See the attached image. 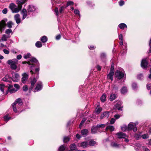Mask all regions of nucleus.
Segmentation results:
<instances>
[{
  "instance_id": "obj_1",
  "label": "nucleus",
  "mask_w": 151,
  "mask_h": 151,
  "mask_svg": "<svg viewBox=\"0 0 151 151\" xmlns=\"http://www.w3.org/2000/svg\"><path fill=\"white\" fill-rule=\"evenodd\" d=\"M22 105V102L21 99H17L12 104V107L15 113H20L22 111L20 110V108Z\"/></svg>"
},
{
  "instance_id": "obj_2",
  "label": "nucleus",
  "mask_w": 151,
  "mask_h": 151,
  "mask_svg": "<svg viewBox=\"0 0 151 151\" xmlns=\"http://www.w3.org/2000/svg\"><path fill=\"white\" fill-rule=\"evenodd\" d=\"M27 11L28 15H30V16H35L37 13V8L33 5H28Z\"/></svg>"
},
{
  "instance_id": "obj_3",
  "label": "nucleus",
  "mask_w": 151,
  "mask_h": 151,
  "mask_svg": "<svg viewBox=\"0 0 151 151\" xmlns=\"http://www.w3.org/2000/svg\"><path fill=\"white\" fill-rule=\"evenodd\" d=\"M18 60L16 59L9 60L7 61V63L10 66L12 70H16V71H18L20 70L19 68H17V64Z\"/></svg>"
},
{
  "instance_id": "obj_4",
  "label": "nucleus",
  "mask_w": 151,
  "mask_h": 151,
  "mask_svg": "<svg viewBox=\"0 0 151 151\" xmlns=\"http://www.w3.org/2000/svg\"><path fill=\"white\" fill-rule=\"evenodd\" d=\"M22 6L21 5H16L13 3H11L9 6V8L11 10L12 13L18 12L21 9Z\"/></svg>"
},
{
  "instance_id": "obj_5",
  "label": "nucleus",
  "mask_w": 151,
  "mask_h": 151,
  "mask_svg": "<svg viewBox=\"0 0 151 151\" xmlns=\"http://www.w3.org/2000/svg\"><path fill=\"white\" fill-rule=\"evenodd\" d=\"M7 21L6 18L4 19L0 22V31L2 32L4 30L6 25V22Z\"/></svg>"
},
{
  "instance_id": "obj_6",
  "label": "nucleus",
  "mask_w": 151,
  "mask_h": 151,
  "mask_svg": "<svg viewBox=\"0 0 151 151\" xmlns=\"http://www.w3.org/2000/svg\"><path fill=\"white\" fill-rule=\"evenodd\" d=\"M65 7L63 6L60 7L59 9H58V7H55L54 11L55 12L56 15L58 17L59 16V13L60 14L62 13Z\"/></svg>"
},
{
  "instance_id": "obj_7",
  "label": "nucleus",
  "mask_w": 151,
  "mask_h": 151,
  "mask_svg": "<svg viewBox=\"0 0 151 151\" xmlns=\"http://www.w3.org/2000/svg\"><path fill=\"white\" fill-rule=\"evenodd\" d=\"M115 75L117 78L120 79L124 77V72L123 71L117 70L115 72Z\"/></svg>"
},
{
  "instance_id": "obj_8",
  "label": "nucleus",
  "mask_w": 151,
  "mask_h": 151,
  "mask_svg": "<svg viewBox=\"0 0 151 151\" xmlns=\"http://www.w3.org/2000/svg\"><path fill=\"white\" fill-rule=\"evenodd\" d=\"M17 91V89L14 88L13 86L12 85H9V86L8 87L7 90L6 92V94H7L8 92L10 93H12L16 92Z\"/></svg>"
},
{
  "instance_id": "obj_9",
  "label": "nucleus",
  "mask_w": 151,
  "mask_h": 151,
  "mask_svg": "<svg viewBox=\"0 0 151 151\" xmlns=\"http://www.w3.org/2000/svg\"><path fill=\"white\" fill-rule=\"evenodd\" d=\"M85 85H81L79 86V91L80 93L81 96L82 98H83L84 97L85 95Z\"/></svg>"
},
{
  "instance_id": "obj_10",
  "label": "nucleus",
  "mask_w": 151,
  "mask_h": 151,
  "mask_svg": "<svg viewBox=\"0 0 151 151\" xmlns=\"http://www.w3.org/2000/svg\"><path fill=\"white\" fill-rule=\"evenodd\" d=\"M42 84L41 82L38 81L37 83L36 87L34 89V92H36L41 90L42 88Z\"/></svg>"
},
{
  "instance_id": "obj_11",
  "label": "nucleus",
  "mask_w": 151,
  "mask_h": 151,
  "mask_svg": "<svg viewBox=\"0 0 151 151\" xmlns=\"http://www.w3.org/2000/svg\"><path fill=\"white\" fill-rule=\"evenodd\" d=\"M22 77L21 79L22 82L23 83H25L28 78V74L24 73L22 74Z\"/></svg>"
},
{
  "instance_id": "obj_12",
  "label": "nucleus",
  "mask_w": 151,
  "mask_h": 151,
  "mask_svg": "<svg viewBox=\"0 0 151 151\" xmlns=\"http://www.w3.org/2000/svg\"><path fill=\"white\" fill-rule=\"evenodd\" d=\"M19 75L17 73H15L13 75L12 77V80L14 82H17L19 80Z\"/></svg>"
},
{
  "instance_id": "obj_13",
  "label": "nucleus",
  "mask_w": 151,
  "mask_h": 151,
  "mask_svg": "<svg viewBox=\"0 0 151 151\" xmlns=\"http://www.w3.org/2000/svg\"><path fill=\"white\" fill-rule=\"evenodd\" d=\"M117 137L119 139L124 138L127 137V135L124 133L119 132L116 134Z\"/></svg>"
},
{
  "instance_id": "obj_14",
  "label": "nucleus",
  "mask_w": 151,
  "mask_h": 151,
  "mask_svg": "<svg viewBox=\"0 0 151 151\" xmlns=\"http://www.w3.org/2000/svg\"><path fill=\"white\" fill-rule=\"evenodd\" d=\"M14 18L17 24H19L21 22V19H20V15L19 14H17L15 15Z\"/></svg>"
},
{
  "instance_id": "obj_15",
  "label": "nucleus",
  "mask_w": 151,
  "mask_h": 151,
  "mask_svg": "<svg viewBox=\"0 0 151 151\" xmlns=\"http://www.w3.org/2000/svg\"><path fill=\"white\" fill-rule=\"evenodd\" d=\"M137 124V123H133V122H130L129 123L128 127L127 130L128 131H131L133 129V128Z\"/></svg>"
},
{
  "instance_id": "obj_16",
  "label": "nucleus",
  "mask_w": 151,
  "mask_h": 151,
  "mask_svg": "<svg viewBox=\"0 0 151 151\" xmlns=\"http://www.w3.org/2000/svg\"><path fill=\"white\" fill-rule=\"evenodd\" d=\"M110 145L111 147L113 148H118L120 147L121 145L115 142H111Z\"/></svg>"
},
{
  "instance_id": "obj_17",
  "label": "nucleus",
  "mask_w": 151,
  "mask_h": 151,
  "mask_svg": "<svg viewBox=\"0 0 151 151\" xmlns=\"http://www.w3.org/2000/svg\"><path fill=\"white\" fill-rule=\"evenodd\" d=\"M25 9H23L21 12V14L22 16V20L25 19L28 15V13Z\"/></svg>"
},
{
  "instance_id": "obj_18",
  "label": "nucleus",
  "mask_w": 151,
  "mask_h": 151,
  "mask_svg": "<svg viewBox=\"0 0 151 151\" xmlns=\"http://www.w3.org/2000/svg\"><path fill=\"white\" fill-rule=\"evenodd\" d=\"M122 103L121 102H118L114 106L115 109H117L119 110H122V106H121Z\"/></svg>"
},
{
  "instance_id": "obj_19",
  "label": "nucleus",
  "mask_w": 151,
  "mask_h": 151,
  "mask_svg": "<svg viewBox=\"0 0 151 151\" xmlns=\"http://www.w3.org/2000/svg\"><path fill=\"white\" fill-rule=\"evenodd\" d=\"M147 61L143 59L141 63V66L143 68H147Z\"/></svg>"
},
{
  "instance_id": "obj_20",
  "label": "nucleus",
  "mask_w": 151,
  "mask_h": 151,
  "mask_svg": "<svg viewBox=\"0 0 151 151\" xmlns=\"http://www.w3.org/2000/svg\"><path fill=\"white\" fill-rule=\"evenodd\" d=\"M37 81V78H35L33 79L31 81V86L29 88V90H32L35 84L36 83Z\"/></svg>"
},
{
  "instance_id": "obj_21",
  "label": "nucleus",
  "mask_w": 151,
  "mask_h": 151,
  "mask_svg": "<svg viewBox=\"0 0 151 151\" xmlns=\"http://www.w3.org/2000/svg\"><path fill=\"white\" fill-rule=\"evenodd\" d=\"M109 112L105 111L101 114L100 118L101 119H102L104 118H108L109 117Z\"/></svg>"
},
{
  "instance_id": "obj_22",
  "label": "nucleus",
  "mask_w": 151,
  "mask_h": 151,
  "mask_svg": "<svg viewBox=\"0 0 151 151\" xmlns=\"http://www.w3.org/2000/svg\"><path fill=\"white\" fill-rule=\"evenodd\" d=\"M10 37V35H7L4 34L2 35L1 38V40L3 41H6L7 39Z\"/></svg>"
},
{
  "instance_id": "obj_23",
  "label": "nucleus",
  "mask_w": 151,
  "mask_h": 151,
  "mask_svg": "<svg viewBox=\"0 0 151 151\" xmlns=\"http://www.w3.org/2000/svg\"><path fill=\"white\" fill-rule=\"evenodd\" d=\"M2 80L5 82H10L11 80V77L9 75H6L2 79Z\"/></svg>"
},
{
  "instance_id": "obj_24",
  "label": "nucleus",
  "mask_w": 151,
  "mask_h": 151,
  "mask_svg": "<svg viewBox=\"0 0 151 151\" xmlns=\"http://www.w3.org/2000/svg\"><path fill=\"white\" fill-rule=\"evenodd\" d=\"M118 27L122 29H124L125 28H127V25L124 23L119 24Z\"/></svg>"
},
{
  "instance_id": "obj_25",
  "label": "nucleus",
  "mask_w": 151,
  "mask_h": 151,
  "mask_svg": "<svg viewBox=\"0 0 151 151\" xmlns=\"http://www.w3.org/2000/svg\"><path fill=\"white\" fill-rule=\"evenodd\" d=\"M30 60L31 62L35 63L37 65H39V63L38 61L34 57L31 58L30 59Z\"/></svg>"
},
{
  "instance_id": "obj_26",
  "label": "nucleus",
  "mask_w": 151,
  "mask_h": 151,
  "mask_svg": "<svg viewBox=\"0 0 151 151\" xmlns=\"http://www.w3.org/2000/svg\"><path fill=\"white\" fill-rule=\"evenodd\" d=\"M114 74V73H112V72H110L108 75L107 76V78L109 79H110L111 81L113 80V76Z\"/></svg>"
},
{
  "instance_id": "obj_27",
  "label": "nucleus",
  "mask_w": 151,
  "mask_h": 151,
  "mask_svg": "<svg viewBox=\"0 0 151 151\" xmlns=\"http://www.w3.org/2000/svg\"><path fill=\"white\" fill-rule=\"evenodd\" d=\"M141 132H139L136 133L134 135L135 138L137 139H139L141 138Z\"/></svg>"
},
{
  "instance_id": "obj_28",
  "label": "nucleus",
  "mask_w": 151,
  "mask_h": 151,
  "mask_svg": "<svg viewBox=\"0 0 151 151\" xmlns=\"http://www.w3.org/2000/svg\"><path fill=\"white\" fill-rule=\"evenodd\" d=\"M40 40L43 43L46 42L47 40V38L45 36H43L40 38Z\"/></svg>"
},
{
  "instance_id": "obj_29",
  "label": "nucleus",
  "mask_w": 151,
  "mask_h": 151,
  "mask_svg": "<svg viewBox=\"0 0 151 151\" xmlns=\"http://www.w3.org/2000/svg\"><path fill=\"white\" fill-rule=\"evenodd\" d=\"M106 55L104 53H102L101 55V58L103 62H105L106 61Z\"/></svg>"
},
{
  "instance_id": "obj_30",
  "label": "nucleus",
  "mask_w": 151,
  "mask_h": 151,
  "mask_svg": "<svg viewBox=\"0 0 151 151\" xmlns=\"http://www.w3.org/2000/svg\"><path fill=\"white\" fill-rule=\"evenodd\" d=\"M14 23L11 21L8 22L6 24L7 27L9 28H12V26L14 25Z\"/></svg>"
},
{
  "instance_id": "obj_31",
  "label": "nucleus",
  "mask_w": 151,
  "mask_h": 151,
  "mask_svg": "<svg viewBox=\"0 0 151 151\" xmlns=\"http://www.w3.org/2000/svg\"><path fill=\"white\" fill-rule=\"evenodd\" d=\"M102 110V108L99 106H97L96 109V112L98 114L100 113Z\"/></svg>"
},
{
  "instance_id": "obj_32",
  "label": "nucleus",
  "mask_w": 151,
  "mask_h": 151,
  "mask_svg": "<svg viewBox=\"0 0 151 151\" xmlns=\"http://www.w3.org/2000/svg\"><path fill=\"white\" fill-rule=\"evenodd\" d=\"M116 96L115 94L112 93L110 95L109 97V99L111 101H113L116 98Z\"/></svg>"
},
{
  "instance_id": "obj_33",
  "label": "nucleus",
  "mask_w": 151,
  "mask_h": 151,
  "mask_svg": "<svg viewBox=\"0 0 151 151\" xmlns=\"http://www.w3.org/2000/svg\"><path fill=\"white\" fill-rule=\"evenodd\" d=\"M114 129V127L113 126H108L106 128V130H109L111 132L113 131Z\"/></svg>"
},
{
  "instance_id": "obj_34",
  "label": "nucleus",
  "mask_w": 151,
  "mask_h": 151,
  "mask_svg": "<svg viewBox=\"0 0 151 151\" xmlns=\"http://www.w3.org/2000/svg\"><path fill=\"white\" fill-rule=\"evenodd\" d=\"M127 91V88L125 87H123L121 89V92L122 94H124Z\"/></svg>"
},
{
  "instance_id": "obj_35",
  "label": "nucleus",
  "mask_w": 151,
  "mask_h": 151,
  "mask_svg": "<svg viewBox=\"0 0 151 151\" xmlns=\"http://www.w3.org/2000/svg\"><path fill=\"white\" fill-rule=\"evenodd\" d=\"M25 2V0H18L17 2L18 5H21L24 4Z\"/></svg>"
},
{
  "instance_id": "obj_36",
  "label": "nucleus",
  "mask_w": 151,
  "mask_h": 151,
  "mask_svg": "<svg viewBox=\"0 0 151 151\" xmlns=\"http://www.w3.org/2000/svg\"><path fill=\"white\" fill-rule=\"evenodd\" d=\"M7 86H5L3 84H0V90L1 91L4 93V89H5Z\"/></svg>"
},
{
  "instance_id": "obj_37",
  "label": "nucleus",
  "mask_w": 151,
  "mask_h": 151,
  "mask_svg": "<svg viewBox=\"0 0 151 151\" xmlns=\"http://www.w3.org/2000/svg\"><path fill=\"white\" fill-rule=\"evenodd\" d=\"M88 145L91 146H93L95 145H97V144L95 141L93 140H91L89 142Z\"/></svg>"
},
{
  "instance_id": "obj_38",
  "label": "nucleus",
  "mask_w": 151,
  "mask_h": 151,
  "mask_svg": "<svg viewBox=\"0 0 151 151\" xmlns=\"http://www.w3.org/2000/svg\"><path fill=\"white\" fill-rule=\"evenodd\" d=\"M101 100L102 102H104L106 100V96L105 94H103L101 97Z\"/></svg>"
},
{
  "instance_id": "obj_39",
  "label": "nucleus",
  "mask_w": 151,
  "mask_h": 151,
  "mask_svg": "<svg viewBox=\"0 0 151 151\" xmlns=\"http://www.w3.org/2000/svg\"><path fill=\"white\" fill-rule=\"evenodd\" d=\"M35 46L37 47H41L42 46V43L39 41L35 43Z\"/></svg>"
},
{
  "instance_id": "obj_40",
  "label": "nucleus",
  "mask_w": 151,
  "mask_h": 151,
  "mask_svg": "<svg viewBox=\"0 0 151 151\" xmlns=\"http://www.w3.org/2000/svg\"><path fill=\"white\" fill-rule=\"evenodd\" d=\"M97 129H98L96 127H93L91 129V133L93 134H95L97 132Z\"/></svg>"
},
{
  "instance_id": "obj_41",
  "label": "nucleus",
  "mask_w": 151,
  "mask_h": 151,
  "mask_svg": "<svg viewBox=\"0 0 151 151\" xmlns=\"http://www.w3.org/2000/svg\"><path fill=\"white\" fill-rule=\"evenodd\" d=\"M85 122V119H83L79 125V128L80 129H81L82 126L83 125Z\"/></svg>"
},
{
  "instance_id": "obj_42",
  "label": "nucleus",
  "mask_w": 151,
  "mask_h": 151,
  "mask_svg": "<svg viewBox=\"0 0 151 151\" xmlns=\"http://www.w3.org/2000/svg\"><path fill=\"white\" fill-rule=\"evenodd\" d=\"M105 124H97L96 127L98 129V128H104L105 127Z\"/></svg>"
},
{
  "instance_id": "obj_43",
  "label": "nucleus",
  "mask_w": 151,
  "mask_h": 151,
  "mask_svg": "<svg viewBox=\"0 0 151 151\" xmlns=\"http://www.w3.org/2000/svg\"><path fill=\"white\" fill-rule=\"evenodd\" d=\"M65 148V147L63 145L61 146L59 148V151H64Z\"/></svg>"
},
{
  "instance_id": "obj_44",
  "label": "nucleus",
  "mask_w": 151,
  "mask_h": 151,
  "mask_svg": "<svg viewBox=\"0 0 151 151\" xmlns=\"http://www.w3.org/2000/svg\"><path fill=\"white\" fill-rule=\"evenodd\" d=\"M84 113V111L82 112V111L81 110H79V111L78 112L77 115H79V116H80V117H82V115H83V113Z\"/></svg>"
},
{
  "instance_id": "obj_45",
  "label": "nucleus",
  "mask_w": 151,
  "mask_h": 151,
  "mask_svg": "<svg viewBox=\"0 0 151 151\" xmlns=\"http://www.w3.org/2000/svg\"><path fill=\"white\" fill-rule=\"evenodd\" d=\"M31 56V55L30 53H27V54H24L23 57L25 59H27L29 58Z\"/></svg>"
},
{
  "instance_id": "obj_46",
  "label": "nucleus",
  "mask_w": 151,
  "mask_h": 151,
  "mask_svg": "<svg viewBox=\"0 0 151 151\" xmlns=\"http://www.w3.org/2000/svg\"><path fill=\"white\" fill-rule=\"evenodd\" d=\"M121 128L122 130L124 132L127 129V127L126 125H124L121 127Z\"/></svg>"
},
{
  "instance_id": "obj_47",
  "label": "nucleus",
  "mask_w": 151,
  "mask_h": 151,
  "mask_svg": "<svg viewBox=\"0 0 151 151\" xmlns=\"http://www.w3.org/2000/svg\"><path fill=\"white\" fill-rule=\"evenodd\" d=\"M4 119L5 121L6 122L8 121L10 119H11V117L9 116L8 115H6L4 117Z\"/></svg>"
},
{
  "instance_id": "obj_48",
  "label": "nucleus",
  "mask_w": 151,
  "mask_h": 151,
  "mask_svg": "<svg viewBox=\"0 0 151 151\" xmlns=\"http://www.w3.org/2000/svg\"><path fill=\"white\" fill-rule=\"evenodd\" d=\"M74 13L76 15L79 16L80 17V14L78 10L77 9H75L74 11Z\"/></svg>"
},
{
  "instance_id": "obj_49",
  "label": "nucleus",
  "mask_w": 151,
  "mask_h": 151,
  "mask_svg": "<svg viewBox=\"0 0 151 151\" xmlns=\"http://www.w3.org/2000/svg\"><path fill=\"white\" fill-rule=\"evenodd\" d=\"M141 137L143 139H145L149 137V136L147 134H144L141 135Z\"/></svg>"
},
{
  "instance_id": "obj_50",
  "label": "nucleus",
  "mask_w": 151,
  "mask_h": 151,
  "mask_svg": "<svg viewBox=\"0 0 151 151\" xmlns=\"http://www.w3.org/2000/svg\"><path fill=\"white\" fill-rule=\"evenodd\" d=\"M110 72L113 73L114 72V64L112 63L111 64V67L110 69Z\"/></svg>"
},
{
  "instance_id": "obj_51",
  "label": "nucleus",
  "mask_w": 151,
  "mask_h": 151,
  "mask_svg": "<svg viewBox=\"0 0 151 151\" xmlns=\"http://www.w3.org/2000/svg\"><path fill=\"white\" fill-rule=\"evenodd\" d=\"M12 29H8L6 30L5 33L7 35H9V34L12 33Z\"/></svg>"
},
{
  "instance_id": "obj_52",
  "label": "nucleus",
  "mask_w": 151,
  "mask_h": 151,
  "mask_svg": "<svg viewBox=\"0 0 151 151\" xmlns=\"http://www.w3.org/2000/svg\"><path fill=\"white\" fill-rule=\"evenodd\" d=\"M69 138L68 137H65L63 139V142L64 143H67L69 141Z\"/></svg>"
},
{
  "instance_id": "obj_53",
  "label": "nucleus",
  "mask_w": 151,
  "mask_h": 151,
  "mask_svg": "<svg viewBox=\"0 0 151 151\" xmlns=\"http://www.w3.org/2000/svg\"><path fill=\"white\" fill-rule=\"evenodd\" d=\"M76 147V145L75 144H73L70 145V149L72 150H75Z\"/></svg>"
},
{
  "instance_id": "obj_54",
  "label": "nucleus",
  "mask_w": 151,
  "mask_h": 151,
  "mask_svg": "<svg viewBox=\"0 0 151 151\" xmlns=\"http://www.w3.org/2000/svg\"><path fill=\"white\" fill-rule=\"evenodd\" d=\"M132 86L134 90H136L137 88V84L136 83H133L132 84Z\"/></svg>"
},
{
  "instance_id": "obj_55",
  "label": "nucleus",
  "mask_w": 151,
  "mask_h": 151,
  "mask_svg": "<svg viewBox=\"0 0 151 151\" xmlns=\"http://www.w3.org/2000/svg\"><path fill=\"white\" fill-rule=\"evenodd\" d=\"M73 4V2L72 1H68L67 3L66 7H68L70 5H72Z\"/></svg>"
},
{
  "instance_id": "obj_56",
  "label": "nucleus",
  "mask_w": 151,
  "mask_h": 151,
  "mask_svg": "<svg viewBox=\"0 0 151 151\" xmlns=\"http://www.w3.org/2000/svg\"><path fill=\"white\" fill-rule=\"evenodd\" d=\"M149 46L150 47V49L149 50L148 53L149 54L151 53V38L150 39V40L149 43Z\"/></svg>"
},
{
  "instance_id": "obj_57",
  "label": "nucleus",
  "mask_w": 151,
  "mask_h": 151,
  "mask_svg": "<svg viewBox=\"0 0 151 151\" xmlns=\"http://www.w3.org/2000/svg\"><path fill=\"white\" fill-rule=\"evenodd\" d=\"M23 90L24 91H27L28 90V87L27 85H25L23 87Z\"/></svg>"
},
{
  "instance_id": "obj_58",
  "label": "nucleus",
  "mask_w": 151,
  "mask_h": 151,
  "mask_svg": "<svg viewBox=\"0 0 151 151\" xmlns=\"http://www.w3.org/2000/svg\"><path fill=\"white\" fill-rule=\"evenodd\" d=\"M14 87L16 88L15 89H17V91L19 88V86L18 84H15L14 85Z\"/></svg>"
},
{
  "instance_id": "obj_59",
  "label": "nucleus",
  "mask_w": 151,
  "mask_h": 151,
  "mask_svg": "<svg viewBox=\"0 0 151 151\" xmlns=\"http://www.w3.org/2000/svg\"><path fill=\"white\" fill-rule=\"evenodd\" d=\"M137 78L138 79H142L143 78V75L142 74H140L137 76Z\"/></svg>"
},
{
  "instance_id": "obj_60",
  "label": "nucleus",
  "mask_w": 151,
  "mask_h": 151,
  "mask_svg": "<svg viewBox=\"0 0 151 151\" xmlns=\"http://www.w3.org/2000/svg\"><path fill=\"white\" fill-rule=\"evenodd\" d=\"M115 120L114 118H112L110 121V123L111 124H113L115 122Z\"/></svg>"
},
{
  "instance_id": "obj_61",
  "label": "nucleus",
  "mask_w": 151,
  "mask_h": 151,
  "mask_svg": "<svg viewBox=\"0 0 151 151\" xmlns=\"http://www.w3.org/2000/svg\"><path fill=\"white\" fill-rule=\"evenodd\" d=\"M88 47L90 50H93L96 47L93 45H91L88 46Z\"/></svg>"
},
{
  "instance_id": "obj_62",
  "label": "nucleus",
  "mask_w": 151,
  "mask_h": 151,
  "mask_svg": "<svg viewBox=\"0 0 151 151\" xmlns=\"http://www.w3.org/2000/svg\"><path fill=\"white\" fill-rule=\"evenodd\" d=\"M81 134L83 136H84L85 135V129H84L81 131Z\"/></svg>"
},
{
  "instance_id": "obj_63",
  "label": "nucleus",
  "mask_w": 151,
  "mask_h": 151,
  "mask_svg": "<svg viewBox=\"0 0 151 151\" xmlns=\"http://www.w3.org/2000/svg\"><path fill=\"white\" fill-rule=\"evenodd\" d=\"M7 12V10L6 8H4L2 11V12L4 14H6Z\"/></svg>"
},
{
  "instance_id": "obj_64",
  "label": "nucleus",
  "mask_w": 151,
  "mask_h": 151,
  "mask_svg": "<svg viewBox=\"0 0 151 151\" xmlns=\"http://www.w3.org/2000/svg\"><path fill=\"white\" fill-rule=\"evenodd\" d=\"M3 51L6 54H8L9 52V51L6 49H4L3 50Z\"/></svg>"
}]
</instances>
